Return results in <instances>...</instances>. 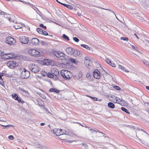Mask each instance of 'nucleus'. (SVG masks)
<instances>
[{
	"instance_id": "63",
	"label": "nucleus",
	"mask_w": 149,
	"mask_h": 149,
	"mask_svg": "<svg viewBox=\"0 0 149 149\" xmlns=\"http://www.w3.org/2000/svg\"><path fill=\"white\" fill-rule=\"evenodd\" d=\"M77 14L79 16H80L81 15V14L80 13H78Z\"/></svg>"
},
{
	"instance_id": "22",
	"label": "nucleus",
	"mask_w": 149,
	"mask_h": 149,
	"mask_svg": "<svg viewBox=\"0 0 149 149\" xmlns=\"http://www.w3.org/2000/svg\"><path fill=\"white\" fill-rule=\"evenodd\" d=\"M70 60L71 62L75 64H77L78 63V61L74 58H70Z\"/></svg>"
},
{
	"instance_id": "14",
	"label": "nucleus",
	"mask_w": 149,
	"mask_h": 149,
	"mask_svg": "<svg viewBox=\"0 0 149 149\" xmlns=\"http://www.w3.org/2000/svg\"><path fill=\"white\" fill-rule=\"evenodd\" d=\"M52 73L55 76H58L59 74V72L57 69L56 68H53L51 70Z\"/></svg>"
},
{
	"instance_id": "19",
	"label": "nucleus",
	"mask_w": 149,
	"mask_h": 149,
	"mask_svg": "<svg viewBox=\"0 0 149 149\" xmlns=\"http://www.w3.org/2000/svg\"><path fill=\"white\" fill-rule=\"evenodd\" d=\"M80 52L79 51L74 49L73 53L72 56H77L80 55Z\"/></svg>"
},
{
	"instance_id": "11",
	"label": "nucleus",
	"mask_w": 149,
	"mask_h": 149,
	"mask_svg": "<svg viewBox=\"0 0 149 149\" xmlns=\"http://www.w3.org/2000/svg\"><path fill=\"white\" fill-rule=\"evenodd\" d=\"M54 55L57 57H64V54L61 52L59 51H54L53 52Z\"/></svg>"
},
{
	"instance_id": "45",
	"label": "nucleus",
	"mask_w": 149,
	"mask_h": 149,
	"mask_svg": "<svg viewBox=\"0 0 149 149\" xmlns=\"http://www.w3.org/2000/svg\"><path fill=\"white\" fill-rule=\"evenodd\" d=\"M42 28L44 29H46V26H44L43 24H40V25H39Z\"/></svg>"
},
{
	"instance_id": "34",
	"label": "nucleus",
	"mask_w": 149,
	"mask_h": 149,
	"mask_svg": "<svg viewBox=\"0 0 149 149\" xmlns=\"http://www.w3.org/2000/svg\"><path fill=\"white\" fill-rule=\"evenodd\" d=\"M47 76L48 77L50 78H54V75L51 73H49L47 75Z\"/></svg>"
},
{
	"instance_id": "9",
	"label": "nucleus",
	"mask_w": 149,
	"mask_h": 149,
	"mask_svg": "<svg viewBox=\"0 0 149 149\" xmlns=\"http://www.w3.org/2000/svg\"><path fill=\"white\" fill-rule=\"evenodd\" d=\"M93 75L94 77L97 79H99L100 78V72L97 69L95 70L93 72Z\"/></svg>"
},
{
	"instance_id": "37",
	"label": "nucleus",
	"mask_w": 149,
	"mask_h": 149,
	"mask_svg": "<svg viewBox=\"0 0 149 149\" xmlns=\"http://www.w3.org/2000/svg\"><path fill=\"white\" fill-rule=\"evenodd\" d=\"M73 39L76 42H78L79 41V40L78 38L76 37H73Z\"/></svg>"
},
{
	"instance_id": "40",
	"label": "nucleus",
	"mask_w": 149,
	"mask_h": 149,
	"mask_svg": "<svg viewBox=\"0 0 149 149\" xmlns=\"http://www.w3.org/2000/svg\"><path fill=\"white\" fill-rule=\"evenodd\" d=\"M81 145H82V146H84L86 149H88V146L86 144L84 143H82L81 144Z\"/></svg>"
},
{
	"instance_id": "4",
	"label": "nucleus",
	"mask_w": 149,
	"mask_h": 149,
	"mask_svg": "<svg viewBox=\"0 0 149 149\" xmlns=\"http://www.w3.org/2000/svg\"><path fill=\"white\" fill-rule=\"evenodd\" d=\"M39 63L43 65H51L52 66L54 64V61L50 59H45L42 61H40Z\"/></svg>"
},
{
	"instance_id": "33",
	"label": "nucleus",
	"mask_w": 149,
	"mask_h": 149,
	"mask_svg": "<svg viewBox=\"0 0 149 149\" xmlns=\"http://www.w3.org/2000/svg\"><path fill=\"white\" fill-rule=\"evenodd\" d=\"M86 77L87 79H91V74L89 72H87L86 74Z\"/></svg>"
},
{
	"instance_id": "23",
	"label": "nucleus",
	"mask_w": 149,
	"mask_h": 149,
	"mask_svg": "<svg viewBox=\"0 0 149 149\" xmlns=\"http://www.w3.org/2000/svg\"><path fill=\"white\" fill-rule=\"evenodd\" d=\"M62 5H63L64 6H65V7H67V8H68L69 9H72V6H71L70 5L67 4H66L65 3H63L62 4Z\"/></svg>"
},
{
	"instance_id": "54",
	"label": "nucleus",
	"mask_w": 149,
	"mask_h": 149,
	"mask_svg": "<svg viewBox=\"0 0 149 149\" xmlns=\"http://www.w3.org/2000/svg\"><path fill=\"white\" fill-rule=\"evenodd\" d=\"M90 130L91 133H93L95 131V130H93L92 129H90Z\"/></svg>"
},
{
	"instance_id": "46",
	"label": "nucleus",
	"mask_w": 149,
	"mask_h": 149,
	"mask_svg": "<svg viewBox=\"0 0 149 149\" xmlns=\"http://www.w3.org/2000/svg\"><path fill=\"white\" fill-rule=\"evenodd\" d=\"M42 34L45 36H47L48 35V33L46 31H43L42 32Z\"/></svg>"
},
{
	"instance_id": "43",
	"label": "nucleus",
	"mask_w": 149,
	"mask_h": 149,
	"mask_svg": "<svg viewBox=\"0 0 149 149\" xmlns=\"http://www.w3.org/2000/svg\"><path fill=\"white\" fill-rule=\"evenodd\" d=\"M120 39L124 41H127L128 40V38H127L124 37H121Z\"/></svg>"
},
{
	"instance_id": "35",
	"label": "nucleus",
	"mask_w": 149,
	"mask_h": 149,
	"mask_svg": "<svg viewBox=\"0 0 149 149\" xmlns=\"http://www.w3.org/2000/svg\"><path fill=\"white\" fill-rule=\"evenodd\" d=\"M16 100L18 101V102H22L23 101L21 98L20 97H18Z\"/></svg>"
},
{
	"instance_id": "12",
	"label": "nucleus",
	"mask_w": 149,
	"mask_h": 149,
	"mask_svg": "<svg viewBox=\"0 0 149 149\" xmlns=\"http://www.w3.org/2000/svg\"><path fill=\"white\" fill-rule=\"evenodd\" d=\"M62 130L58 129H54L53 130V132L57 136H59L63 135L62 133Z\"/></svg>"
},
{
	"instance_id": "48",
	"label": "nucleus",
	"mask_w": 149,
	"mask_h": 149,
	"mask_svg": "<svg viewBox=\"0 0 149 149\" xmlns=\"http://www.w3.org/2000/svg\"><path fill=\"white\" fill-rule=\"evenodd\" d=\"M3 79H2V80H0V84L4 87L5 86L3 85Z\"/></svg>"
},
{
	"instance_id": "30",
	"label": "nucleus",
	"mask_w": 149,
	"mask_h": 149,
	"mask_svg": "<svg viewBox=\"0 0 149 149\" xmlns=\"http://www.w3.org/2000/svg\"><path fill=\"white\" fill-rule=\"evenodd\" d=\"M143 63L149 67V62L147 61L146 60H143Z\"/></svg>"
},
{
	"instance_id": "52",
	"label": "nucleus",
	"mask_w": 149,
	"mask_h": 149,
	"mask_svg": "<svg viewBox=\"0 0 149 149\" xmlns=\"http://www.w3.org/2000/svg\"><path fill=\"white\" fill-rule=\"evenodd\" d=\"M1 126L2 127H11L12 126V125H1Z\"/></svg>"
},
{
	"instance_id": "6",
	"label": "nucleus",
	"mask_w": 149,
	"mask_h": 149,
	"mask_svg": "<svg viewBox=\"0 0 149 149\" xmlns=\"http://www.w3.org/2000/svg\"><path fill=\"white\" fill-rule=\"evenodd\" d=\"M6 43L10 45H13L16 43V40L11 37H8L6 38Z\"/></svg>"
},
{
	"instance_id": "42",
	"label": "nucleus",
	"mask_w": 149,
	"mask_h": 149,
	"mask_svg": "<svg viewBox=\"0 0 149 149\" xmlns=\"http://www.w3.org/2000/svg\"><path fill=\"white\" fill-rule=\"evenodd\" d=\"M88 96L92 98L95 101H97V98L95 97H92L90 96Z\"/></svg>"
},
{
	"instance_id": "5",
	"label": "nucleus",
	"mask_w": 149,
	"mask_h": 149,
	"mask_svg": "<svg viewBox=\"0 0 149 149\" xmlns=\"http://www.w3.org/2000/svg\"><path fill=\"white\" fill-rule=\"evenodd\" d=\"M29 68L31 71L34 73L37 72L39 71V67L36 65L30 64L29 66Z\"/></svg>"
},
{
	"instance_id": "29",
	"label": "nucleus",
	"mask_w": 149,
	"mask_h": 149,
	"mask_svg": "<svg viewBox=\"0 0 149 149\" xmlns=\"http://www.w3.org/2000/svg\"><path fill=\"white\" fill-rule=\"evenodd\" d=\"M14 27L16 29H20L22 28V26H21L20 25H18L17 24H16V25H15L14 26Z\"/></svg>"
},
{
	"instance_id": "58",
	"label": "nucleus",
	"mask_w": 149,
	"mask_h": 149,
	"mask_svg": "<svg viewBox=\"0 0 149 149\" xmlns=\"http://www.w3.org/2000/svg\"><path fill=\"white\" fill-rule=\"evenodd\" d=\"M146 88L147 90H148V91H149V86H146Z\"/></svg>"
},
{
	"instance_id": "13",
	"label": "nucleus",
	"mask_w": 149,
	"mask_h": 149,
	"mask_svg": "<svg viewBox=\"0 0 149 149\" xmlns=\"http://www.w3.org/2000/svg\"><path fill=\"white\" fill-rule=\"evenodd\" d=\"M39 42V40L36 38H33L31 40V43L33 45H37Z\"/></svg>"
},
{
	"instance_id": "2",
	"label": "nucleus",
	"mask_w": 149,
	"mask_h": 149,
	"mask_svg": "<svg viewBox=\"0 0 149 149\" xmlns=\"http://www.w3.org/2000/svg\"><path fill=\"white\" fill-rule=\"evenodd\" d=\"M19 70L21 72V77L23 79L28 78L30 76V72L24 68H21Z\"/></svg>"
},
{
	"instance_id": "28",
	"label": "nucleus",
	"mask_w": 149,
	"mask_h": 149,
	"mask_svg": "<svg viewBox=\"0 0 149 149\" xmlns=\"http://www.w3.org/2000/svg\"><path fill=\"white\" fill-rule=\"evenodd\" d=\"M63 38L64 39L67 40L69 41V39L68 37L65 34H63Z\"/></svg>"
},
{
	"instance_id": "27",
	"label": "nucleus",
	"mask_w": 149,
	"mask_h": 149,
	"mask_svg": "<svg viewBox=\"0 0 149 149\" xmlns=\"http://www.w3.org/2000/svg\"><path fill=\"white\" fill-rule=\"evenodd\" d=\"M121 110L123 111H124V112H125L126 113L129 114L130 113L129 112H128V111L127 110V109L125 108L124 107H122L121 108Z\"/></svg>"
},
{
	"instance_id": "59",
	"label": "nucleus",
	"mask_w": 149,
	"mask_h": 149,
	"mask_svg": "<svg viewBox=\"0 0 149 149\" xmlns=\"http://www.w3.org/2000/svg\"><path fill=\"white\" fill-rule=\"evenodd\" d=\"M137 18H137L138 19H141V20H142L143 19V18L142 17H137Z\"/></svg>"
},
{
	"instance_id": "60",
	"label": "nucleus",
	"mask_w": 149,
	"mask_h": 149,
	"mask_svg": "<svg viewBox=\"0 0 149 149\" xmlns=\"http://www.w3.org/2000/svg\"><path fill=\"white\" fill-rule=\"evenodd\" d=\"M134 35L135 36H136V38H137V39H139V37H138V36H137L136 34V33H134Z\"/></svg>"
},
{
	"instance_id": "41",
	"label": "nucleus",
	"mask_w": 149,
	"mask_h": 149,
	"mask_svg": "<svg viewBox=\"0 0 149 149\" xmlns=\"http://www.w3.org/2000/svg\"><path fill=\"white\" fill-rule=\"evenodd\" d=\"M111 66L113 67H116V65L113 62H111V63L109 64Z\"/></svg>"
},
{
	"instance_id": "47",
	"label": "nucleus",
	"mask_w": 149,
	"mask_h": 149,
	"mask_svg": "<svg viewBox=\"0 0 149 149\" xmlns=\"http://www.w3.org/2000/svg\"><path fill=\"white\" fill-rule=\"evenodd\" d=\"M40 43L42 45H47V43L46 42H45V41H41Z\"/></svg>"
},
{
	"instance_id": "55",
	"label": "nucleus",
	"mask_w": 149,
	"mask_h": 149,
	"mask_svg": "<svg viewBox=\"0 0 149 149\" xmlns=\"http://www.w3.org/2000/svg\"><path fill=\"white\" fill-rule=\"evenodd\" d=\"M53 78L55 80H57L58 79V77L57 76H55L54 75V77Z\"/></svg>"
},
{
	"instance_id": "15",
	"label": "nucleus",
	"mask_w": 149,
	"mask_h": 149,
	"mask_svg": "<svg viewBox=\"0 0 149 149\" xmlns=\"http://www.w3.org/2000/svg\"><path fill=\"white\" fill-rule=\"evenodd\" d=\"M81 47L87 49L88 50V52H92L93 51V49L88 45L85 44H81Z\"/></svg>"
},
{
	"instance_id": "10",
	"label": "nucleus",
	"mask_w": 149,
	"mask_h": 149,
	"mask_svg": "<svg viewBox=\"0 0 149 149\" xmlns=\"http://www.w3.org/2000/svg\"><path fill=\"white\" fill-rule=\"evenodd\" d=\"M85 60H84V63L86 67L88 68L89 66L91 65L92 62L90 61V59L87 57H85Z\"/></svg>"
},
{
	"instance_id": "32",
	"label": "nucleus",
	"mask_w": 149,
	"mask_h": 149,
	"mask_svg": "<svg viewBox=\"0 0 149 149\" xmlns=\"http://www.w3.org/2000/svg\"><path fill=\"white\" fill-rule=\"evenodd\" d=\"M38 94L41 97H42L43 99H45L46 98V97L44 94H43L41 93H39Z\"/></svg>"
},
{
	"instance_id": "44",
	"label": "nucleus",
	"mask_w": 149,
	"mask_h": 149,
	"mask_svg": "<svg viewBox=\"0 0 149 149\" xmlns=\"http://www.w3.org/2000/svg\"><path fill=\"white\" fill-rule=\"evenodd\" d=\"M41 74L43 76H45L47 74V73L44 71H42L41 72Z\"/></svg>"
},
{
	"instance_id": "53",
	"label": "nucleus",
	"mask_w": 149,
	"mask_h": 149,
	"mask_svg": "<svg viewBox=\"0 0 149 149\" xmlns=\"http://www.w3.org/2000/svg\"><path fill=\"white\" fill-rule=\"evenodd\" d=\"M7 18H8V20L10 21H11V19L10 18V17L9 15H8V16H7Z\"/></svg>"
},
{
	"instance_id": "57",
	"label": "nucleus",
	"mask_w": 149,
	"mask_h": 149,
	"mask_svg": "<svg viewBox=\"0 0 149 149\" xmlns=\"http://www.w3.org/2000/svg\"><path fill=\"white\" fill-rule=\"evenodd\" d=\"M56 0V1L57 2H58V3H60V4H62H62L63 3H61V2H60V1H58V0Z\"/></svg>"
},
{
	"instance_id": "26",
	"label": "nucleus",
	"mask_w": 149,
	"mask_h": 149,
	"mask_svg": "<svg viewBox=\"0 0 149 149\" xmlns=\"http://www.w3.org/2000/svg\"><path fill=\"white\" fill-rule=\"evenodd\" d=\"M37 31L38 33L42 34V33L43 30L42 29H40V28H37Z\"/></svg>"
},
{
	"instance_id": "31",
	"label": "nucleus",
	"mask_w": 149,
	"mask_h": 149,
	"mask_svg": "<svg viewBox=\"0 0 149 149\" xmlns=\"http://www.w3.org/2000/svg\"><path fill=\"white\" fill-rule=\"evenodd\" d=\"M12 96L13 98H14L15 100H16L17 99V98L18 97L17 95L16 94H12Z\"/></svg>"
},
{
	"instance_id": "21",
	"label": "nucleus",
	"mask_w": 149,
	"mask_h": 149,
	"mask_svg": "<svg viewBox=\"0 0 149 149\" xmlns=\"http://www.w3.org/2000/svg\"><path fill=\"white\" fill-rule=\"evenodd\" d=\"M49 91L51 92H54L57 93H58L59 92L58 90L54 88H50L49 90Z\"/></svg>"
},
{
	"instance_id": "38",
	"label": "nucleus",
	"mask_w": 149,
	"mask_h": 149,
	"mask_svg": "<svg viewBox=\"0 0 149 149\" xmlns=\"http://www.w3.org/2000/svg\"><path fill=\"white\" fill-rule=\"evenodd\" d=\"M106 62L109 64L111 63V61L108 58H106L105 60Z\"/></svg>"
},
{
	"instance_id": "17",
	"label": "nucleus",
	"mask_w": 149,
	"mask_h": 149,
	"mask_svg": "<svg viewBox=\"0 0 149 149\" xmlns=\"http://www.w3.org/2000/svg\"><path fill=\"white\" fill-rule=\"evenodd\" d=\"M118 68L123 71L127 72H129L128 70L126 69L124 66L122 65H118Z\"/></svg>"
},
{
	"instance_id": "7",
	"label": "nucleus",
	"mask_w": 149,
	"mask_h": 149,
	"mask_svg": "<svg viewBox=\"0 0 149 149\" xmlns=\"http://www.w3.org/2000/svg\"><path fill=\"white\" fill-rule=\"evenodd\" d=\"M19 40L21 43L24 44H26L29 41L28 38L24 36H20L19 37Z\"/></svg>"
},
{
	"instance_id": "16",
	"label": "nucleus",
	"mask_w": 149,
	"mask_h": 149,
	"mask_svg": "<svg viewBox=\"0 0 149 149\" xmlns=\"http://www.w3.org/2000/svg\"><path fill=\"white\" fill-rule=\"evenodd\" d=\"M74 49L71 47L67 48L66 49V51L68 54L72 55Z\"/></svg>"
},
{
	"instance_id": "64",
	"label": "nucleus",
	"mask_w": 149,
	"mask_h": 149,
	"mask_svg": "<svg viewBox=\"0 0 149 149\" xmlns=\"http://www.w3.org/2000/svg\"><path fill=\"white\" fill-rule=\"evenodd\" d=\"M146 42L147 43H148V44H149V40H146Z\"/></svg>"
},
{
	"instance_id": "56",
	"label": "nucleus",
	"mask_w": 149,
	"mask_h": 149,
	"mask_svg": "<svg viewBox=\"0 0 149 149\" xmlns=\"http://www.w3.org/2000/svg\"><path fill=\"white\" fill-rule=\"evenodd\" d=\"M95 132H100V133H102V134H103V133H102L100 132H99V131L98 130H95Z\"/></svg>"
},
{
	"instance_id": "1",
	"label": "nucleus",
	"mask_w": 149,
	"mask_h": 149,
	"mask_svg": "<svg viewBox=\"0 0 149 149\" xmlns=\"http://www.w3.org/2000/svg\"><path fill=\"white\" fill-rule=\"evenodd\" d=\"M28 52L30 56L34 57L40 56L41 54L40 50L36 48H31L28 50Z\"/></svg>"
},
{
	"instance_id": "51",
	"label": "nucleus",
	"mask_w": 149,
	"mask_h": 149,
	"mask_svg": "<svg viewBox=\"0 0 149 149\" xmlns=\"http://www.w3.org/2000/svg\"><path fill=\"white\" fill-rule=\"evenodd\" d=\"M3 75V73H0V80H2V78L1 77Z\"/></svg>"
},
{
	"instance_id": "18",
	"label": "nucleus",
	"mask_w": 149,
	"mask_h": 149,
	"mask_svg": "<svg viewBox=\"0 0 149 149\" xmlns=\"http://www.w3.org/2000/svg\"><path fill=\"white\" fill-rule=\"evenodd\" d=\"M10 54L9 53L3 54L2 56V57L4 59H8L12 58V56H10Z\"/></svg>"
},
{
	"instance_id": "3",
	"label": "nucleus",
	"mask_w": 149,
	"mask_h": 149,
	"mask_svg": "<svg viewBox=\"0 0 149 149\" xmlns=\"http://www.w3.org/2000/svg\"><path fill=\"white\" fill-rule=\"evenodd\" d=\"M61 74L65 80L70 79L72 76V73L70 71L66 70H61Z\"/></svg>"
},
{
	"instance_id": "24",
	"label": "nucleus",
	"mask_w": 149,
	"mask_h": 149,
	"mask_svg": "<svg viewBox=\"0 0 149 149\" xmlns=\"http://www.w3.org/2000/svg\"><path fill=\"white\" fill-rule=\"evenodd\" d=\"M121 101L120 99L116 98L115 99L114 102V103H118L120 104Z\"/></svg>"
},
{
	"instance_id": "61",
	"label": "nucleus",
	"mask_w": 149,
	"mask_h": 149,
	"mask_svg": "<svg viewBox=\"0 0 149 149\" xmlns=\"http://www.w3.org/2000/svg\"><path fill=\"white\" fill-rule=\"evenodd\" d=\"M45 124L44 123H41L40 124V125L41 126H44L45 125Z\"/></svg>"
},
{
	"instance_id": "62",
	"label": "nucleus",
	"mask_w": 149,
	"mask_h": 149,
	"mask_svg": "<svg viewBox=\"0 0 149 149\" xmlns=\"http://www.w3.org/2000/svg\"><path fill=\"white\" fill-rule=\"evenodd\" d=\"M131 47L132 48L134 49L135 48V47H134V46L133 45H132Z\"/></svg>"
},
{
	"instance_id": "25",
	"label": "nucleus",
	"mask_w": 149,
	"mask_h": 149,
	"mask_svg": "<svg viewBox=\"0 0 149 149\" xmlns=\"http://www.w3.org/2000/svg\"><path fill=\"white\" fill-rule=\"evenodd\" d=\"M18 91L19 92H23L24 93H28V92L27 91L24 90L23 89L21 88H19L18 89Z\"/></svg>"
},
{
	"instance_id": "20",
	"label": "nucleus",
	"mask_w": 149,
	"mask_h": 149,
	"mask_svg": "<svg viewBox=\"0 0 149 149\" xmlns=\"http://www.w3.org/2000/svg\"><path fill=\"white\" fill-rule=\"evenodd\" d=\"M108 105L109 108L111 109H114L115 107L114 104L111 102H109L108 104Z\"/></svg>"
},
{
	"instance_id": "8",
	"label": "nucleus",
	"mask_w": 149,
	"mask_h": 149,
	"mask_svg": "<svg viewBox=\"0 0 149 149\" xmlns=\"http://www.w3.org/2000/svg\"><path fill=\"white\" fill-rule=\"evenodd\" d=\"M7 65L10 68L12 69L17 66L18 64L15 61H10L7 63Z\"/></svg>"
},
{
	"instance_id": "49",
	"label": "nucleus",
	"mask_w": 149,
	"mask_h": 149,
	"mask_svg": "<svg viewBox=\"0 0 149 149\" xmlns=\"http://www.w3.org/2000/svg\"><path fill=\"white\" fill-rule=\"evenodd\" d=\"M114 87L115 89L118 90H120V87L117 86H115Z\"/></svg>"
},
{
	"instance_id": "39",
	"label": "nucleus",
	"mask_w": 149,
	"mask_h": 149,
	"mask_svg": "<svg viewBox=\"0 0 149 149\" xmlns=\"http://www.w3.org/2000/svg\"><path fill=\"white\" fill-rule=\"evenodd\" d=\"M62 133H63V134H65L67 135L68 134V132L67 131L64 130H62Z\"/></svg>"
},
{
	"instance_id": "50",
	"label": "nucleus",
	"mask_w": 149,
	"mask_h": 149,
	"mask_svg": "<svg viewBox=\"0 0 149 149\" xmlns=\"http://www.w3.org/2000/svg\"><path fill=\"white\" fill-rule=\"evenodd\" d=\"M8 138L10 140H13V137L12 135H10L8 136Z\"/></svg>"
},
{
	"instance_id": "36",
	"label": "nucleus",
	"mask_w": 149,
	"mask_h": 149,
	"mask_svg": "<svg viewBox=\"0 0 149 149\" xmlns=\"http://www.w3.org/2000/svg\"><path fill=\"white\" fill-rule=\"evenodd\" d=\"M0 15H4L5 16H7V15L6 14V13L5 12L1 11L0 10ZM5 17L6 18H7V17L6 16H5Z\"/></svg>"
}]
</instances>
